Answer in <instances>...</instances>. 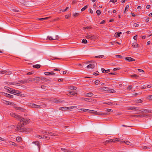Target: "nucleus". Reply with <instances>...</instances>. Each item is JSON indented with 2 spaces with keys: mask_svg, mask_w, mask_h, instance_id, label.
Instances as JSON below:
<instances>
[{
  "mask_svg": "<svg viewBox=\"0 0 152 152\" xmlns=\"http://www.w3.org/2000/svg\"><path fill=\"white\" fill-rule=\"evenodd\" d=\"M30 121V120L25 119L21 118L20 120V122H19L17 126V128H20L24 126V125L28 123Z\"/></svg>",
  "mask_w": 152,
  "mask_h": 152,
  "instance_id": "1",
  "label": "nucleus"
},
{
  "mask_svg": "<svg viewBox=\"0 0 152 152\" xmlns=\"http://www.w3.org/2000/svg\"><path fill=\"white\" fill-rule=\"evenodd\" d=\"M7 92L9 93L14 94H18L17 95L20 96H22V94H21V93L18 90H15L13 88H9L8 89H7Z\"/></svg>",
  "mask_w": 152,
  "mask_h": 152,
  "instance_id": "2",
  "label": "nucleus"
},
{
  "mask_svg": "<svg viewBox=\"0 0 152 152\" xmlns=\"http://www.w3.org/2000/svg\"><path fill=\"white\" fill-rule=\"evenodd\" d=\"M86 111H87L88 113H90L91 114L96 115H99L104 116L106 115L109 114L107 113H99L96 111L92 110H87Z\"/></svg>",
  "mask_w": 152,
  "mask_h": 152,
  "instance_id": "3",
  "label": "nucleus"
},
{
  "mask_svg": "<svg viewBox=\"0 0 152 152\" xmlns=\"http://www.w3.org/2000/svg\"><path fill=\"white\" fill-rule=\"evenodd\" d=\"M17 129L20 132H30L32 131V129L30 128H17Z\"/></svg>",
  "mask_w": 152,
  "mask_h": 152,
  "instance_id": "4",
  "label": "nucleus"
},
{
  "mask_svg": "<svg viewBox=\"0 0 152 152\" xmlns=\"http://www.w3.org/2000/svg\"><path fill=\"white\" fill-rule=\"evenodd\" d=\"M121 140V139L119 138L107 140L106 141V143H108L110 142H115L120 141Z\"/></svg>",
  "mask_w": 152,
  "mask_h": 152,
  "instance_id": "5",
  "label": "nucleus"
},
{
  "mask_svg": "<svg viewBox=\"0 0 152 152\" xmlns=\"http://www.w3.org/2000/svg\"><path fill=\"white\" fill-rule=\"evenodd\" d=\"M10 115L12 117H14V118H16L17 120H18L19 121H20L21 118L20 115H18L15 114L13 113H10Z\"/></svg>",
  "mask_w": 152,
  "mask_h": 152,
  "instance_id": "6",
  "label": "nucleus"
},
{
  "mask_svg": "<svg viewBox=\"0 0 152 152\" xmlns=\"http://www.w3.org/2000/svg\"><path fill=\"white\" fill-rule=\"evenodd\" d=\"M87 39H95L96 38V36L92 35H88L86 36Z\"/></svg>",
  "mask_w": 152,
  "mask_h": 152,
  "instance_id": "7",
  "label": "nucleus"
},
{
  "mask_svg": "<svg viewBox=\"0 0 152 152\" xmlns=\"http://www.w3.org/2000/svg\"><path fill=\"white\" fill-rule=\"evenodd\" d=\"M29 106L31 107L34 108H41L40 105L33 104V103H30Z\"/></svg>",
  "mask_w": 152,
  "mask_h": 152,
  "instance_id": "8",
  "label": "nucleus"
},
{
  "mask_svg": "<svg viewBox=\"0 0 152 152\" xmlns=\"http://www.w3.org/2000/svg\"><path fill=\"white\" fill-rule=\"evenodd\" d=\"M82 100L86 101H88L89 102H93L94 101V99H89L88 98H83Z\"/></svg>",
  "mask_w": 152,
  "mask_h": 152,
  "instance_id": "9",
  "label": "nucleus"
},
{
  "mask_svg": "<svg viewBox=\"0 0 152 152\" xmlns=\"http://www.w3.org/2000/svg\"><path fill=\"white\" fill-rule=\"evenodd\" d=\"M2 94H4L5 96L7 97L10 98H13L14 96L12 95H11L9 94L6 93L4 92H2Z\"/></svg>",
  "mask_w": 152,
  "mask_h": 152,
  "instance_id": "10",
  "label": "nucleus"
},
{
  "mask_svg": "<svg viewBox=\"0 0 152 152\" xmlns=\"http://www.w3.org/2000/svg\"><path fill=\"white\" fill-rule=\"evenodd\" d=\"M32 82V80L29 79H23L22 80V84H25L26 83H29Z\"/></svg>",
  "mask_w": 152,
  "mask_h": 152,
  "instance_id": "11",
  "label": "nucleus"
},
{
  "mask_svg": "<svg viewBox=\"0 0 152 152\" xmlns=\"http://www.w3.org/2000/svg\"><path fill=\"white\" fill-rule=\"evenodd\" d=\"M47 38L49 39L50 40H53L55 39H56L58 38V35H56L54 37V38H52L50 36H48Z\"/></svg>",
  "mask_w": 152,
  "mask_h": 152,
  "instance_id": "12",
  "label": "nucleus"
},
{
  "mask_svg": "<svg viewBox=\"0 0 152 152\" xmlns=\"http://www.w3.org/2000/svg\"><path fill=\"white\" fill-rule=\"evenodd\" d=\"M40 78L39 77H37L36 78H32L31 79V80H32V81H34L36 82H37L40 81Z\"/></svg>",
  "mask_w": 152,
  "mask_h": 152,
  "instance_id": "13",
  "label": "nucleus"
},
{
  "mask_svg": "<svg viewBox=\"0 0 152 152\" xmlns=\"http://www.w3.org/2000/svg\"><path fill=\"white\" fill-rule=\"evenodd\" d=\"M125 59L127 61H128L129 62H131L132 61H135V59L133 58L130 57H126Z\"/></svg>",
  "mask_w": 152,
  "mask_h": 152,
  "instance_id": "14",
  "label": "nucleus"
},
{
  "mask_svg": "<svg viewBox=\"0 0 152 152\" xmlns=\"http://www.w3.org/2000/svg\"><path fill=\"white\" fill-rule=\"evenodd\" d=\"M141 111V112L142 113H149V110H147L146 109H143L140 110Z\"/></svg>",
  "mask_w": 152,
  "mask_h": 152,
  "instance_id": "15",
  "label": "nucleus"
},
{
  "mask_svg": "<svg viewBox=\"0 0 152 152\" xmlns=\"http://www.w3.org/2000/svg\"><path fill=\"white\" fill-rule=\"evenodd\" d=\"M120 142L121 143H122L123 142H124L125 143H126V144L127 145H129L130 146H131L132 145V144L129 141H121Z\"/></svg>",
  "mask_w": 152,
  "mask_h": 152,
  "instance_id": "16",
  "label": "nucleus"
},
{
  "mask_svg": "<svg viewBox=\"0 0 152 152\" xmlns=\"http://www.w3.org/2000/svg\"><path fill=\"white\" fill-rule=\"evenodd\" d=\"M53 101L55 103L62 102H63V100H59V99H54L53 100Z\"/></svg>",
  "mask_w": 152,
  "mask_h": 152,
  "instance_id": "17",
  "label": "nucleus"
},
{
  "mask_svg": "<svg viewBox=\"0 0 152 152\" xmlns=\"http://www.w3.org/2000/svg\"><path fill=\"white\" fill-rule=\"evenodd\" d=\"M137 107H129L127 108V109L129 110H137Z\"/></svg>",
  "mask_w": 152,
  "mask_h": 152,
  "instance_id": "18",
  "label": "nucleus"
},
{
  "mask_svg": "<svg viewBox=\"0 0 152 152\" xmlns=\"http://www.w3.org/2000/svg\"><path fill=\"white\" fill-rule=\"evenodd\" d=\"M99 89H100V91H106V92L107 93V91L108 88L107 87H103V88H99Z\"/></svg>",
  "mask_w": 152,
  "mask_h": 152,
  "instance_id": "19",
  "label": "nucleus"
},
{
  "mask_svg": "<svg viewBox=\"0 0 152 152\" xmlns=\"http://www.w3.org/2000/svg\"><path fill=\"white\" fill-rule=\"evenodd\" d=\"M95 67V64H90L87 66L88 68L93 69Z\"/></svg>",
  "mask_w": 152,
  "mask_h": 152,
  "instance_id": "20",
  "label": "nucleus"
},
{
  "mask_svg": "<svg viewBox=\"0 0 152 152\" xmlns=\"http://www.w3.org/2000/svg\"><path fill=\"white\" fill-rule=\"evenodd\" d=\"M102 71V73H106L110 71V70L108 69L107 70H105L104 68H102L101 69Z\"/></svg>",
  "mask_w": 152,
  "mask_h": 152,
  "instance_id": "21",
  "label": "nucleus"
},
{
  "mask_svg": "<svg viewBox=\"0 0 152 152\" xmlns=\"http://www.w3.org/2000/svg\"><path fill=\"white\" fill-rule=\"evenodd\" d=\"M69 94H67L69 96H71V95H75V94H77V93H75V91H71L68 93Z\"/></svg>",
  "mask_w": 152,
  "mask_h": 152,
  "instance_id": "22",
  "label": "nucleus"
},
{
  "mask_svg": "<svg viewBox=\"0 0 152 152\" xmlns=\"http://www.w3.org/2000/svg\"><path fill=\"white\" fill-rule=\"evenodd\" d=\"M45 74L46 75H55V73L52 72H45Z\"/></svg>",
  "mask_w": 152,
  "mask_h": 152,
  "instance_id": "23",
  "label": "nucleus"
},
{
  "mask_svg": "<svg viewBox=\"0 0 152 152\" xmlns=\"http://www.w3.org/2000/svg\"><path fill=\"white\" fill-rule=\"evenodd\" d=\"M59 110H61L62 111H66V110H67V107H59Z\"/></svg>",
  "mask_w": 152,
  "mask_h": 152,
  "instance_id": "24",
  "label": "nucleus"
},
{
  "mask_svg": "<svg viewBox=\"0 0 152 152\" xmlns=\"http://www.w3.org/2000/svg\"><path fill=\"white\" fill-rule=\"evenodd\" d=\"M132 45V46L134 48H137L139 47L138 45L136 42L133 43Z\"/></svg>",
  "mask_w": 152,
  "mask_h": 152,
  "instance_id": "25",
  "label": "nucleus"
},
{
  "mask_svg": "<svg viewBox=\"0 0 152 152\" xmlns=\"http://www.w3.org/2000/svg\"><path fill=\"white\" fill-rule=\"evenodd\" d=\"M4 102H3L5 104H8L9 105H11V104H12V102H9V101H7L6 100H4Z\"/></svg>",
  "mask_w": 152,
  "mask_h": 152,
  "instance_id": "26",
  "label": "nucleus"
},
{
  "mask_svg": "<svg viewBox=\"0 0 152 152\" xmlns=\"http://www.w3.org/2000/svg\"><path fill=\"white\" fill-rule=\"evenodd\" d=\"M47 135H50L51 136H56L57 135L56 134L54 133H53L50 132H48V134H47Z\"/></svg>",
  "mask_w": 152,
  "mask_h": 152,
  "instance_id": "27",
  "label": "nucleus"
},
{
  "mask_svg": "<svg viewBox=\"0 0 152 152\" xmlns=\"http://www.w3.org/2000/svg\"><path fill=\"white\" fill-rule=\"evenodd\" d=\"M122 34L121 32H120L119 33H116L115 34V36L116 37H119L120 36V34Z\"/></svg>",
  "mask_w": 152,
  "mask_h": 152,
  "instance_id": "28",
  "label": "nucleus"
},
{
  "mask_svg": "<svg viewBox=\"0 0 152 152\" xmlns=\"http://www.w3.org/2000/svg\"><path fill=\"white\" fill-rule=\"evenodd\" d=\"M94 95V94L92 92H90L87 93L86 95L87 96L90 97H91Z\"/></svg>",
  "mask_w": 152,
  "mask_h": 152,
  "instance_id": "29",
  "label": "nucleus"
},
{
  "mask_svg": "<svg viewBox=\"0 0 152 152\" xmlns=\"http://www.w3.org/2000/svg\"><path fill=\"white\" fill-rule=\"evenodd\" d=\"M115 92V91L113 89H108L107 90V93H114Z\"/></svg>",
  "mask_w": 152,
  "mask_h": 152,
  "instance_id": "30",
  "label": "nucleus"
},
{
  "mask_svg": "<svg viewBox=\"0 0 152 152\" xmlns=\"http://www.w3.org/2000/svg\"><path fill=\"white\" fill-rule=\"evenodd\" d=\"M41 80L45 82H47L48 81H50V80L47 78H46L45 77H42L41 78Z\"/></svg>",
  "mask_w": 152,
  "mask_h": 152,
  "instance_id": "31",
  "label": "nucleus"
},
{
  "mask_svg": "<svg viewBox=\"0 0 152 152\" xmlns=\"http://www.w3.org/2000/svg\"><path fill=\"white\" fill-rule=\"evenodd\" d=\"M33 143L34 144L37 145V146L38 147L39 149L40 148V145H39V143L38 141H36L33 142Z\"/></svg>",
  "mask_w": 152,
  "mask_h": 152,
  "instance_id": "32",
  "label": "nucleus"
},
{
  "mask_svg": "<svg viewBox=\"0 0 152 152\" xmlns=\"http://www.w3.org/2000/svg\"><path fill=\"white\" fill-rule=\"evenodd\" d=\"M69 88L71 90H75L77 89V87H74L73 86H70L69 87Z\"/></svg>",
  "mask_w": 152,
  "mask_h": 152,
  "instance_id": "33",
  "label": "nucleus"
},
{
  "mask_svg": "<svg viewBox=\"0 0 152 152\" xmlns=\"http://www.w3.org/2000/svg\"><path fill=\"white\" fill-rule=\"evenodd\" d=\"M9 143L10 145H12L14 146L17 145V144L11 141H9Z\"/></svg>",
  "mask_w": 152,
  "mask_h": 152,
  "instance_id": "34",
  "label": "nucleus"
},
{
  "mask_svg": "<svg viewBox=\"0 0 152 152\" xmlns=\"http://www.w3.org/2000/svg\"><path fill=\"white\" fill-rule=\"evenodd\" d=\"M41 66V65L39 64H36L33 66V67L34 68H35L37 69L39 68Z\"/></svg>",
  "mask_w": 152,
  "mask_h": 152,
  "instance_id": "35",
  "label": "nucleus"
},
{
  "mask_svg": "<svg viewBox=\"0 0 152 152\" xmlns=\"http://www.w3.org/2000/svg\"><path fill=\"white\" fill-rule=\"evenodd\" d=\"M61 149L62 151H64L65 152H70L69 150L66 149H65V148H61Z\"/></svg>",
  "mask_w": 152,
  "mask_h": 152,
  "instance_id": "36",
  "label": "nucleus"
},
{
  "mask_svg": "<svg viewBox=\"0 0 152 152\" xmlns=\"http://www.w3.org/2000/svg\"><path fill=\"white\" fill-rule=\"evenodd\" d=\"M50 18V17H46L44 18H39V20H46L47 19H48Z\"/></svg>",
  "mask_w": 152,
  "mask_h": 152,
  "instance_id": "37",
  "label": "nucleus"
},
{
  "mask_svg": "<svg viewBox=\"0 0 152 152\" xmlns=\"http://www.w3.org/2000/svg\"><path fill=\"white\" fill-rule=\"evenodd\" d=\"M88 7V5H86L81 9V11L83 12Z\"/></svg>",
  "mask_w": 152,
  "mask_h": 152,
  "instance_id": "38",
  "label": "nucleus"
},
{
  "mask_svg": "<svg viewBox=\"0 0 152 152\" xmlns=\"http://www.w3.org/2000/svg\"><path fill=\"white\" fill-rule=\"evenodd\" d=\"M130 76L131 77H133L135 78H137V77H138V76L135 74L131 75Z\"/></svg>",
  "mask_w": 152,
  "mask_h": 152,
  "instance_id": "39",
  "label": "nucleus"
},
{
  "mask_svg": "<svg viewBox=\"0 0 152 152\" xmlns=\"http://www.w3.org/2000/svg\"><path fill=\"white\" fill-rule=\"evenodd\" d=\"M77 107V106H72V107H67V110H70L72 109H73L75 108H76Z\"/></svg>",
  "mask_w": 152,
  "mask_h": 152,
  "instance_id": "40",
  "label": "nucleus"
},
{
  "mask_svg": "<svg viewBox=\"0 0 152 152\" xmlns=\"http://www.w3.org/2000/svg\"><path fill=\"white\" fill-rule=\"evenodd\" d=\"M21 140H22V138H21V137H17V138H16V140L18 142H20V141H21Z\"/></svg>",
  "mask_w": 152,
  "mask_h": 152,
  "instance_id": "41",
  "label": "nucleus"
},
{
  "mask_svg": "<svg viewBox=\"0 0 152 152\" xmlns=\"http://www.w3.org/2000/svg\"><path fill=\"white\" fill-rule=\"evenodd\" d=\"M142 102V101L141 99H137L135 101V102L136 103H141Z\"/></svg>",
  "mask_w": 152,
  "mask_h": 152,
  "instance_id": "42",
  "label": "nucleus"
},
{
  "mask_svg": "<svg viewBox=\"0 0 152 152\" xmlns=\"http://www.w3.org/2000/svg\"><path fill=\"white\" fill-rule=\"evenodd\" d=\"M82 42L83 43L86 44L87 43V41L85 39H83Z\"/></svg>",
  "mask_w": 152,
  "mask_h": 152,
  "instance_id": "43",
  "label": "nucleus"
},
{
  "mask_svg": "<svg viewBox=\"0 0 152 152\" xmlns=\"http://www.w3.org/2000/svg\"><path fill=\"white\" fill-rule=\"evenodd\" d=\"M7 83H9L11 85H16L17 84V83H12V82H6Z\"/></svg>",
  "mask_w": 152,
  "mask_h": 152,
  "instance_id": "44",
  "label": "nucleus"
},
{
  "mask_svg": "<svg viewBox=\"0 0 152 152\" xmlns=\"http://www.w3.org/2000/svg\"><path fill=\"white\" fill-rule=\"evenodd\" d=\"M99 72L98 71L93 73V74L95 75H99Z\"/></svg>",
  "mask_w": 152,
  "mask_h": 152,
  "instance_id": "45",
  "label": "nucleus"
},
{
  "mask_svg": "<svg viewBox=\"0 0 152 152\" xmlns=\"http://www.w3.org/2000/svg\"><path fill=\"white\" fill-rule=\"evenodd\" d=\"M96 13L97 14L98 16H99L101 14V11L99 10H97L96 12Z\"/></svg>",
  "mask_w": 152,
  "mask_h": 152,
  "instance_id": "46",
  "label": "nucleus"
},
{
  "mask_svg": "<svg viewBox=\"0 0 152 152\" xmlns=\"http://www.w3.org/2000/svg\"><path fill=\"white\" fill-rule=\"evenodd\" d=\"M104 57L103 55H100L99 56H95V57L96 58H101Z\"/></svg>",
  "mask_w": 152,
  "mask_h": 152,
  "instance_id": "47",
  "label": "nucleus"
},
{
  "mask_svg": "<svg viewBox=\"0 0 152 152\" xmlns=\"http://www.w3.org/2000/svg\"><path fill=\"white\" fill-rule=\"evenodd\" d=\"M48 137L47 136L42 135V139H48Z\"/></svg>",
  "mask_w": 152,
  "mask_h": 152,
  "instance_id": "48",
  "label": "nucleus"
},
{
  "mask_svg": "<svg viewBox=\"0 0 152 152\" xmlns=\"http://www.w3.org/2000/svg\"><path fill=\"white\" fill-rule=\"evenodd\" d=\"M7 72V70H4V71H0L1 73H2L3 74H6V72Z\"/></svg>",
  "mask_w": 152,
  "mask_h": 152,
  "instance_id": "49",
  "label": "nucleus"
},
{
  "mask_svg": "<svg viewBox=\"0 0 152 152\" xmlns=\"http://www.w3.org/2000/svg\"><path fill=\"white\" fill-rule=\"evenodd\" d=\"M17 126L16 125H12L10 126L9 128H12V129H14L15 127H16Z\"/></svg>",
  "mask_w": 152,
  "mask_h": 152,
  "instance_id": "50",
  "label": "nucleus"
},
{
  "mask_svg": "<svg viewBox=\"0 0 152 152\" xmlns=\"http://www.w3.org/2000/svg\"><path fill=\"white\" fill-rule=\"evenodd\" d=\"M69 9V7H67L64 10H60V12H61V11H62V12H66V10Z\"/></svg>",
  "mask_w": 152,
  "mask_h": 152,
  "instance_id": "51",
  "label": "nucleus"
},
{
  "mask_svg": "<svg viewBox=\"0 0 152 152\" xmlns=\"http://www.w3.org/2000/svg\"><path fill=\"white\" fill-rule=\"evenodd\" d=\"M115 56L118 58H123L122 56L119 55H115Z\"/></svg>",
  "mask_w": 152,
  "mask_h": 152,
  "instance_id": "52",
  "label": "nucleus"
},
{
  "mask_svg": "<svg viewBox=\"0 0 152 152\" xmlns=\"http://www.w3.org/2000/svg\"><path fill=\"white\" fill-rule=\"evenodd\" d=\"M12 73V72L11 71H7L6 72V74L7 75H10Z\"/></svg>",
  "mask_w": 152,
  "mask_h": 152,
  "instance_id": "53",
  "label": "nucleus"
},
{
  "mask_svg": "<svg viewBox=\"0 0 152 152\" xmlns=\"http://www.w3.org/2000/svg\"><path fill=\"white\" fill-rule=\"evenodd\" d=\"M129 7V5H127L125 8L124 12H126V11L127 10L128 8Z\"/></svg>",
  "mask_w": 152,
  "mask_h": 152,
  "instance_id": "54",
  "label": "nucleus"
},
{
  "mask_svg": "<svg viewBox=\"0 0 152 152\" xmlns=\"http://www.w3.org/2000/svg\"><path fill=\"white\" fill-rule=\"evenodd\" d=\"M120 69L121 68L119 67L115 68H114L113 70L114 71H116V70H120Z\"/></svg>",
  "mask_w": 152,
  "mask_h": 152,
  "instance_id": "55",
  "label": "nucleus"
},
{
  "mask_svg": "<svg viewBox=\"0 0 152 152\" xmlns=\"http://www.w3.org/2000/svg\"><path fill=\"white\" fill-rule=\"evenodd\" d=\"M100 82V81L98 80H96L94 83H95V84L96 85H98V84H99V83Z\"/></svg>",
  "mask_w": 152,
  "mask_h": 152,
  "instance_id": "56",
  "label": "nucleus"
},
{
  "mask_svg": "<svg viewBox=\"0 0 152 152\" xmlns=\"http://www.w3.org/2000/svg\"><path fill=\"white\" fill-rule=\"evenodd\" d=\"M34 72H29L27 73V75H31L33 74Z\"/></svg>",
  "mask_w": 152,
  "mask_h": 152,
  "instance_id": "57",
  "label": "nucleus"
},
{
  "mask_svg": "<svg viewBox=\"0 0 152 152\" xmlns=\"http://www.w3.org/2000/svg\"><path fill=\"white\" fill-rule=\"evenodd\" d=\"M117 0H110V2H111L113 3H115L116 2Z\"/></svg>",
  "mask_w": 152,
  "mask_h": 152,
  "instance_id": "58",
  "label": "nucleus"
},
{
  "mask_svg": "<svg viewBox=\"0 0 152 152\" xmlns=\"http://www.w3.org/2000/svg\"><path fill=\"white\" fill-rule=\"evenodd\" d=\"M11 105H12L13 106V107L15 109V107H16L17 106L16 104L13 103L12 104H11Z\"/></svg>",
  "mask_w": 152,
  "mask_h": 152,
  "instance_id": "59",
  "label": "nucleus"
},
{
  "mask_svg": "<svg viewBox=\"0 0 152 152\" xmlns=\"http://www.w3.org/2000/svg\"><path fill=\"white\" fill-rule=\"evenodd\" d=\"M84 28L85 29H91V27L90 26H87V27H84Z\"/></svg>",
  "mask_w": 152,
  "mask_h": 152,
  "instance_id": "60",
  "label": "nucleus"
},
{
  "mask_svg": "<svg viewBox=\"0 0 152 152\" xmlns=\"http://www.w3.org/2000/svg\"><path fill=\"white\" fill-rule=\"evenodd\" d=\"M142 148L143 149H145L147 148L150 149V148H149L148 147H147L146 146L142 147Z\"/></svg>",
  "mask_w": 152,
  "mask_h": 152,
  "instance_id": "61",
  "label": "nucleus"
},
{
  "mask_svg": "<svg viewBox=\"0 0 152 152\" xmlns=\"http://www.w3.org/2000/svg\"><path fill=\"white\" fill-rule=\"evenodd\" d=\"M12 10L14 12H19V10H18L17 9H12Z\"/></svg>",
  "mask_w": 152,
  "mask_h": 152,
  "instance_id": "62",
  "label": "nucleus"
},
{
  "mask_svg": "<svg viewBox=\"0 0 152 152\" xmlns=\"http://www.w3.org/2000/svg\"><path fill=\"white\" fill-rule=\"evenodd\" d=\"M107 111L108 112H113V110L110 109H108L107 110Z\"/></svg>",
  "mask_w": 152,
  "mask_h": 152,
  "instance_id": "63",
  "label": "nucleus"
},
{
  "mask_svg": "<svg viewBox=\"0 0 152 152\" xmlns=\"http://www.w3.org/2000/svg\"><path fill=\"white\" fill-rule=\"evenodd\" d=\"M148 99L150 100H152V95H150L149 96Z\"/></svg>",
  "mask_w": 152,
  "mask_h": 152,
  "instance_id": "64",
  "label": "nucleus"
}]
</instances>
